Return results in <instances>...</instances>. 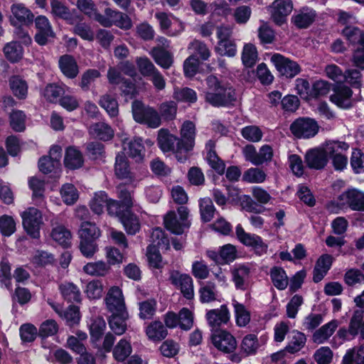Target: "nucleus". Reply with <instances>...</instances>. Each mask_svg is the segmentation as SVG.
I'll list each match as a JSON object with an SVG mask.
<instances>
[{
  "instance_id": "obj_22",
  "label": "nucleus",
  "mask_w": 364,
  "mask_h": 364,
  "mask_svg": "<svg viewBox=\"0 0 364 364\" xmlns=\"http://www.w3.org/2000/svg\"><path fill=\"white\" fill-rule=\"evenodd\" d=\"M339 325V322L336 320H331L327 323L318 328L312 335V341L316 344L326 343L333 334Z\"/></svg>"
},
{
  "instance_id": "obj_40",
  "label": "nucleus",
  "mask_w": 364,
  "mask_h": 364,
  "mask_svg": "<svg viewBox=\"0 0 364 364\" xmlns=\"http://www.w3.org/2000/svg\"><path fill=\"white\" fill-rule=\"evenodd\" d=\"M63 298L70 302L80 301L81 294L79 288L72 282H64L59 286Z\"/></svg>"
},
{
  "instance_id": "obj_46",
  "label": "nucleus",
  "mask_w": 364,
  "mask_h": 364,
  "mask_svg": "<svg viewBox=\"0 0 364 364\" xmlns=\"http://www.w3.org/2000/svg\"><path fill=\"white\" fill-rule=\"evenodd\" d=\"M91 338L98 341L106 328V323L101 316L92 317L88 323Z\"/></svg>"
},
{
  "instance_id": "obj_12",
  "label": "nucleus",
  "mask_w": 364,
  "mask_h": 364,
  "mask_svg": "<svg viewBox=\"0 0 364 364\" xmlns=\"http://www.w3.org/2000/svg\"><path fill=\"white\" fill-rule=\"evenodd\" d=\"M170 281L172 284L181 290L185 298L192 299L194 297L193 282L188 274L172 271L170 275Z\"/></svg>"
},
{
  "instance_id": "obj_44",
  "label": "nucleus",
  "mask_w": 364,
  "mask_h": 364,
  "mask_svg": "<svg viewBox=\"0 0 364 364\" xmlns=\"http://www.w3.org/2000/svg\"><path fill=\"white\" fill-rule=\"evenodd\" d=\"M146 334L149 339L159 341L167 336V331L161 321H154L146 327Z\"/></svg>"
},
{
  "instance_id": "obj_17",
  "label": "nucleus",
  "mask_w": 364,
  "mask_h": 364,
  "mask_svg": "<svg viewBox=\"0 0 364 364\" xmlns=\"http://www.w3.org/2000/svg\"><path fill=\"white\" fill-rule=\"evenodd\" d=\"M205 318L212 328H218L227 324L230 319V313L226 305H221L219 309H210L206 312Z\"/></svg>"
},
{
  "instance_id": "obj_24",
  "label": "nucleus",
  "mask_w": 364,
  "mask_h": 364,
  "mask_svg": "<svg viewBox=\"0 0 364 364\" xmlns=\"http://www.w3.org/2000/svg\"><path fill=\"white\" fill-rule=\"evenodd\" d=\"M333 261V257L331 255H322L316 263L314 269L313 279L315 282H319L327 274L330 269Z\"/></svg>"
},
{
  "instance_id": "obj_58",
  "label": "nucleus",
  "mask_w": 364,
  "mask_h": 364,
  "mask_svg": "<svg viewBox=\"0 0 364 364\" xmlns=\"http://www.w3.org/2000/svg\"><path fill=\"white\" fill-rule=\"evenodd\" d=\"M64 93V88L55 84L48 85L43 92L44 97L50 102H56Z\"/></svg>"
},
{
  "instance_id": "obj_61",
  "label": "nucleus",
  "mask_w": 364,
  "mask_h": 364,
  "mask_svg": "<svg viewBox=\"0 0 364 364\" xmlns=\"http://www.w3.org/2000/svg\"><path fill=\"white\" fill-rule=\"evenodd\" d=\"M100 106L104 108L111 117L118 114V103L117 100L109 95H103L100 100Z\"/></svg>"
},
{
  "instance_id": "obj_29",
  "label": "nucleus",
  "mask_w": 364,
  "mask_h": 364,
  "mask_svg": "<svg viewBox=\"0 0 364 364\" xmlns=\"http://www.w3.org/2000/svg\"><path fill=\"white\" fill-rule=\"evenodd\" d=\"M215 143L210 140L205 145L207 150L206 159L209 165L218 173L223 174L225 172V165L224 162L219 159L215 150Z\"/></svg>"
},
{
  "instance_id": "obj_2",
  "label": "nucleus",
  "mask_w": 364,
  "mask_h": 364,
  "mask_svg": "<svg viewBox=\"0 0 364 364\" xmlns=\"http://www.w3.org/2000/svg\"><path fill=\"white\" fill-rule=\"evenodd\" d=\"M196 127L190 121H186L181 128V138L176 142V158L179 162H184L187 159V153L191 151L195 144Z\"/></svg>"
},
{
  "instance_id": "obj_25",
  "label": "nucleus",
  "mask_w": 364,
  "mask_h": 364,
  "mask_svg": "<svg viewBox=\"0 0 364 364\" xmlns=\"http://www.w3.org/2000/svg\"><path fill=\"white\" fill-rule=\"evenodd\" d=\"M59 68L65 76L68 78H75L78 73V65L75 59L70 55H64L59 58Z\"/></svg>"
},
{
  "instance_id": "obj_60",
  "label": "nucleus",
  "mask_w": 364,
  "mask_h": 364,
  "mask_svg": "<svg viewBox=\"0 0 364 364\" xmlns=\"http://www.w3.org/2000/svg\"><path fill=\"white\" fill-rule=\"evenodd\" d=\"M16 231V222L12 216L3 215L0 217V232L4 237H9Z\"/></svg>"
},
{
  "instance_id": "obj_34",
  "label": "nucleus",
  "mask_w": 364,
  "mask_h": 364,
  "mask_svg": "<svg viewBox=\"0 0 364 364\" xmlns=\"http://www.w3.org/2000/svg\"><path fill=\"white\" fill-rule=\"evenodd\" d=\"M84 160L81 152L75 147L70 146L66 149L64 164L70 169L80 168Z\"/></svg>"
},
{
  "instance_id": "obj_35",
  "label": "nucleus",
  "mask_w": 364,
  "mask_h": 364,
  "mask_svg": "<svg viewBox=\"0 0 364 364\" xmlns=\"http://www.w3.org/2000/svg\"><path fill=\"white\" fill-rule=\"evenodd\" d=\"M109 265L104 261L91 262L84 265L83 272L92 277H104L109 272Z\"/></svg>"
},
{
  "instance_id": "obj_38",
  "label": "nucleus",
  "mask_w": 364,
  "mask_h": 364,
  "mask_svg": "<svg viewBox=\"0 0 364 364\" xmlns=\"http://www.w3.org/2000/svg\"><path fill=\"white\" fill-rule=\"evenodd\" d=\"M322 148L327 157L333 158L338 154H343L349 149V145L344 141H328L323 144Z\"/></svg>"
},
{
  "instance_id": "obj_56",
  "label": "nucleus",
  "mask_w": 364,
  "mask_h": 364,
  "mask_svg": "<svg viewBox=\"0 0 364 364\" xmlns=\"http://www.w3.org/2000/svg\"><path fill=\"white\" fill-rule=\"evenodd\" d=\"M4 53L6 58L11 62H17L23 56V48L16 42L7 43L4 48Z\"/></svg>"
},
{
  "instance_id": "obj_59",
  "label": "nucleus",
  "mask_w": 364,
  "mask_h": 364,
  "mask_svg": "<svg viewBox=\"0 0 364 364\" xmlns=\"http://www.w3.org/2000/svg\"><path fill=\"white\" fill-rule=\"evenodd\" d=\"M215 211V208L210 198H205L200 200V212L203 221H210L214 216Z\"/></svg>"
},
{
  "instance_id": "obj_3",
  "label": "nucleus",
  "mask_w": 364,
  "mask_h": 364,
  "mask_svg": "<svg viewBox=\"0 0 364 364\" xmlns=\"http://www.w3.org/2000/svg\"><path fill=\"white\" fill-rule=\"evenodd\" d=\"M132 112L134 119L138 123L153 129L161 125V117L158 112L151 107L144 106L140 101L135 100L132 102Z\"/></svg>"
},
{
  "instance_id": "obj_36",
  "label": "nucleus",
  "mask_w": 364,
  "mask_h": 364,
  "mask_svg": "<svg viewBox=\"0 0 364 364\" xmlns=\"http://www.w3.org/2000/svg\"><path fill=\"white\" fill-rule=\"evenodd\" d=\"M260 347L257 335L253 333L245 336L240 345L241 352L247 356L255 355Z\"/></svg>"
},
{
  "instance_id": "obj_13",
  "label": "nucleus",
  "mask_w": 364,
  "mask_h": 364,
  "mask_svg": "<svg viewBox=\"0 0 364 364\" xmlns=\"http://www.w3.org/2000/svg\"><path fill=\"white\" fill-rule=\"evenodd\" d=\"M352 90L346 86H338L334 90L333 93L330 96V100L338 107L341 109H349L353 103L360 100V98L353 99Z\"/></svg>"
},
{
  "instance_id": "obj_1",
  "label": "nucleus",
  "mask_w": 364,
  "mask_h": 364,
  "mask_svg": "<svg viewBox=\"0 0 364 364\" xmlns=\"http://www.w3.org/2000/svg\"><path fill=\"white\" fill-rule=\"evenodd\" d=\"M205 81L207 89L204 91V98L206 102L220 107H228L236 101L235 90L229 84L214 75L208 76Z\"/></svg>"
},
{
  "instance_id": "obj_39",
  "label": "nucleus",
  "mask_w": 364,
  "mask_h": 364,
  "mask_svg": "<svg viewBox=\"0 0 364 364\" xmlns=\"http://www.w3.org/2000/svg\"><path fill=\"white\" fill-rule=\"evenodd\" d=\"M363 314L364 312L362 309L355 310L353 313L349 323V331L353 337L360 333L361 338L364 339Z\"/></svg>"
},
{
  "instance_id": "obj_16",
  "label": "nucleus",
  "mask_w": 364,
  "mask_h": 364,
  "mask_svg": "<svg viewBox=\"0 0 364 364\" xmlns=\"http://www.w3.org/2000/svg\"><path fill=\"white\" fill-rule=\"evenodd\" d=\"M105 301L110 313L127 311L122 291L117 287H112L109 289Z\"/></svg>"
},
{
  "instance_id": "obj_19",
  "label": "nucleus",
  "mask_w": 364,
  "mask_h": 364,
  "mask_svg": "<svg viewBox=\"0 0 364 364\" xmlns=\"http://www.w3.org/2000/svg\"><path fill=\"white\" fill-rule=\"evenodd\" d=\"M114 172L117 178L125 179L129 183H134L136 181L134 175L131 171L128 160L124 153H119L116 156Z\"/></svg>"
},
{
  "instance_id": "obj_49",
  "label": "nucleus",
  "mask_w": 364,
  "mask_h": 364,
  "mask_svg": "<svg viewBox=\"0 0 364 364\" xmlns=\"http://www.w3.org/2000/svg\"><path fill=\"white\" fill-rule=\"evenodd\" d=\"M84 292L90 300L100 299L103 293L102 282L99 279H93L87 282L84 287Z\"/></svg>"
},
{
  "instance_id": "obj_8",
  "label": "nucleus",
  "mask_w": 364,
  "mask_h": 364,
  "mask_svg": "<svg viewBox=\"0 0 364 364\" xmlns=\"http://www.w3.org/2000/svg\"><path fill=\"white\" fill-rule=\"evenodd\" d=\"M211 340L213 346L223 353H230L237 348L235 338L225 330H214L212 332Z\"/></svg>"
},
{
  "instance_id": "obj_26",
  "label": "nucleus",
  "mask_w": 364,
  "mask_h": 364,
  "mask_svg": "<svg viewBox=\"0 0 364 364\" xmlns=\"http://www.w3.org/2000/svg\"><path fill=\"white\" fill-rule=\"evenodd\" d=\"M112 315L109 319V325L111 330L117 336H121L127 330L126 321L128 318L127 311L122 312L111 313Z\"/></svg>"
},
{
  "instance_id": "obj_23",
  "label": "nucleus",
  "mask_w": 364,
  "mask_h": 364,
  "mask_svg": "<svg viewBox=\"0 0 364 364\" xmlns=\"http://www.w3.org/2000/svg\"><path fill=\"white\" fill-rule=\"evenodd\" d=\"M128 141L127 137L122 138L123 149L129 156L134 159L136 161H141L144 156V147L141 143V138H135L133 140Z\"/></svg>"
},
{
  "instance_id": "obj_15",
  "label": "nucleus",
  "mask_w": 364,
  "mask_h": 364,
  "mask_svg": "<svg viewBox=\"0 0 364 364\" xmlns=\"http://www.w3.org/2000/svg\"><path fill=\"white\" fill-rule=\"evenodd\" d=\"M62 157V148L58 145L51 146L49 151V156H43L39 159L38 166L41 172L48 173L60 166V161Z\"/></svg>"
},
{
  "instance_id": "obj_54",
  "label": "nucleus",
  "mask_w": 364,
  "mask_h": 364,
  "mask_svg": "<svg viewBox=\"0 0 364 364\" xmlns=\"http://www.w3.org/2000/svg\"><path fill=\"white\" fill-rule=\"evenodd\" d=\"M107 196L104 191L95 193L90 202V207L92 212L97 215L103 213L104 208L107 206Z\"/></svg>"
},
{
  "instance_id": "obj_50",
  "label": "nucleus",
  "mask_w": 364,
  "mask_h": 364,
  "mask_svg": "<svg viewBox=\"0 0 364 364\" xmlns=\"http://www.w3.org/2000/svg\"><path fill=\"white\" fill-rule=\"evenodd\" d=\"M120 12L117 10L107 8L105 10L104 14L98 13L96 15L95 20L104 27H111L115 24L119 15H120Z\"/></svg>"
},
{
  "instance_id": "obj_51",
  "label": "nucleus",
  "mask_w": 364,
  "mask_h": 364,
  "mask_svg": "<svg viewBox=\"0 0 364 364\" xmlns=\"http://www.w3.org/2000/svg\"><path fill=\"white\" fill-rule=\"evenodd\" d=\"M266 178V173L259 168H248L242 175V180L249 183H262Z\"/></svg>"
},
{
  "instance_id": "obj_7",
  "label": "nucleus",
  "mask_w": 364,
  "mask_h": 364,
  "mask_svg": "<svg viewBox=\"0 0 364 364\" xmlns=\"http://www.w3.org/2000/svg\"><path fill=\"white\" fill-rule=\"evenodd\" d=\"M291 133L297 138L314 137L318 132L317 122L311 118H299L290 126Z\"/></svg>"
},
{
  "instance_id": "obj_37",
  "label": "nucleus",
  "mask_w": 364,
  "mask_h": 364,
  "mask_svg": "<svg viewBox=\"0 0 364 364\" xmlns=\"http://www.w3.org/2000/svg\"><path fill=\"white\" fill-rule=\"evenodd\" d=\"M232 306L235 316L236 324L240 327L246 326L250 321V312L244 304L235 299L232 300Z\"/></svg>"
},
{
  "instance_id": "obj_62",
  "label": "nucleus",
  "mask_w": 364,
  "mask_h": 364,
  "mask_svg": "<svg viewBox=\"0 0 364 364\" xmlns=\"http://www.w3.org/2000/svg\"><path fill=\"white\" fill-rule=\"evenodd\" d=\"M215 50L220 55L234 57L237 53V47L235 43L230 40L218 41Z\"/></svg>"
},
{
  "instance_id": "obj_5",
  "label": "nucleus",
  "mask_w": 364,
  "mask_h": 364,
  "mask_svg": "<svg viewBox=\"0 0 364 364\" xmlns=\"http://www.w3.org/2000/svg\"><path fill=\"white\" fill-rule=\"evenodd\" d=\"M333 203L340 209L364 211V193L356 188H349L339 195Z\"/></svg>"
},
{
  "instance_id": "obj_45",
  "label": "nucleus",
  "mask_w": 364,
  "mask_h": 364,
  "mask_svg": "<svg viewBox=\"0 0 364 364\" xmlns=\"http://www.w3.org/2000/svg\"><path fill=\"white\" fill-rule=\"evenodd\" d=\"M316 14L310 9H304L297 14L294 15L292 20L294 24L299 28H306L314 21Z\"/></svg>"
},
{
  "instance_id": "obj_32",
  "label": "nucleus",
  "mask_w": 364,
  "mask_h": 364,
  "mask_svg": "<svg viewBox=\"0 0 364 364\" xmlns=\"http://www.w3.org/2000/svg\"><path fill=\"white\" fill-rule=\"evenodd\" d=\"M89 133L93 137L103 141L111 139L114 136V131L109 125L105 122H97L91 125Z\"/></svg>"
},
{
  "instance_id": "obj_30",
  "label": "nucleus",
  "mask_w": 364,
  "mask_h": 364,
  "mask_svg": "<svg viewBox=\"0 0 364 364\" xmlns=\"http://www.w3.org/2000/svg\"><path fill=\"white\" fill-rule=\"evenodd\" d=\"M232 280L235 288L245 290L247 288V279L250 275V269L244 265L235 267L231 271Z\"/></svg>"
},
{
  "instance_id": "obj_4",
  "label": "nucleus",
  "mask_w": 364,
  "mask_h": 364,
  "mask_svg": "<svg viewBox=\"0 0 364 364\" xmlns=\"http://www.w3.org/2000/svg\"><path fill=\"white\" fill-rule=\"evenodd\" d=\"M188 215L189 211L186 206L178 207L177 213L173 210L168 212L164 218L165 228L173 234H182L190 225Z\"/></svg>"
},
{
  "instance_id": "obj_64",
  "label": "nucleus",
  "mask_w": 364,
  "mask_h": 364,
  "mask_svg": "<svg viewBox=\"0 0 364 364\" xmlns=\"http://www.w3.org/2000/svg\"><path fill=\"white\" fill-rule=\"evenodd\" d=\"M350 166L355 173H364V154L360 149H353L350 157Z\"/></svg>"
},
{
  "instance_id": "obj_41",
  "label": "nucleus",
  "mask_w": 364,
  "mask_h": 364,
  "mask_svg": "<svg viewBox=\"0 0 364 364\" xmlns=\"http://www.w3.org/2000/svg\"><path fill=\"white\" fill-rule=\"evenodd\" d=\"M241 59L246 68H252L258 60L256 46L252 43H245L242 51Z\"/></svg>"
},
{
  "instance_id": "obj_20",
  "label": "nucleus",
  "mask_w": 364,
  "mask_h": 364,
  "mask_svg": "<svg viewBox=\"0 0 364 364\" xmlns=\"http://www.w3.org/2000/svg\"><path fill=\"white\" fill-rule=\"evenodd\" d=\"M11 11V22L14 25H28L33 22V14L22 4H13Z\"/></svg>"
},
{
  "instance_id": "obj_27",
  "label": "nucleus",
  "mask_w": 364,
  "mask_h": 364,
  "mask_svg": "<svg viewBox=\"0 0 364 364\" xmlns=\"http://www.w3.org/2000/svg\"><path fill=\"white\" fill-rule=\"evenodd\" d=\"M48 303L51 307L57 312L60 316H62L66 321V323L69 326H73L77 324L80 319L79 309L75 306H70L63 313L60 311V306L55 305L50 300H48Z\"/></svg>"
},
{
  "instance_id": "obj_47",
  "label": "nucleus",
  "mask_w": 364,
  "mask_h": 364,
  "mask_svg": "<svg viewBox=\"0 0 364 364\" xmlns=\"http://www.w3.org/2000/svg\"><path fill=\"white\" fill-rule=\"evenodd\" d=\"M10 87L14 95L18 99H25L28 94L26 82L18 76H14L9 80Z\"/></svg>"
},
{
  "instance_id": "obj_31",
  "label": "nucleus",
  "mask_w": 364,
  "mask_h": 364,
  "mask_svg": "<svg viewBox=\"0 0 364 364\" xmlns=\"http://www.w3.org/2000/svg\"><path fill=\"white\" fill-rule=\"evenodd\" d=\"M269 274L273 285L278 290H284L287 287L289 282V277L282 267H272Z\"/></svg>"
},
{
  "instance_id": "obj_55",
  "label": "nucleus",
  "mask_w": 364,
  "mask_h": 364,
  "mask_svg": "<svg viewBox=\"0 0 364 364\" xmlns=\"http://www.w3.org/2000/svg\"><path fill=\"white\" fill-rule=\"evenodd\" d=\"M151 55L155 62L163 68L167 69L172 64L171 54L163 48H154L151 51Z\"/></svg>"
},
{
  "instance_id": "obj_52",
  "label": "nucleus",
  "mask_w": 364,
  "mask_h": 364,
  "mask_svg": "<svg viewBox=\"0 0 364 364\" xmlns=\"http://www.w3.org/2000/svg\"><path fill=\"white\" fill-rule=\"evenodd\" d=\"M80 239L95 240L100 236V230L94 223L83 222L79 230Z\"/></svg>"
},
{
  "instance_id": "obj_21",
  "label": "nucleus",
  "mask_w": 364,
  "mask_h": 364,
  "mask_svg": "<svg viewBox=\"0 0 364 364\" xmlns=\"http://www.w3.org/2000/svg\"><path fill=\"white\" fill-rule=\"evenodd\" d=\"M305 159L307 166L314 169H321L324 168L328 162V157L322 146L307 151Z\"/></svg>"
},
{
  "instance_id": "obj_63",
  "label": "nucleus",
  "mask_w": 364,
  "mask_h": 364,
  "mask_svg": "<svg viewBox=\"0 0 364 364\" xmlns=\"http://www.w3.org/2000/svg\"><path fill=\"white\" fill-rule=\"evenodd\" d=\"M26 115L21 110L13 111L10 114V125L15 132H23L25 128Z\"/></svg>"
},
{
  "instance_id": "obj_28",
  "label": "nucleus",
  "mask_w": 364,
  "mask_h": 364,
  "mask_svg": "<svg viewBox=\"0 0 364 364\" xmlns=\"http://www.w3.org/2000/svg\"><path fill=\"white\" fill-rule=\"evenodd\" d=\"M158 144L164 153L173 151L176 154V145L175 142L178 141V138L171 134L168 130L161 129L158 134Z\"/></svg>"
},
{
  "instance_id": "obj_43",
  "label": "nucleus",
  "mask_w": 364,
  "mask_h": 364,
  "mask_svg": "<svg viewBox=\"0 0 364 364\" xmlns=\"http://www.w3.org/2000/svg\"><path fill=\"white\" fill-rule=\"evenodd\" d=\"M200 301L202 303H210L218 299V291L215 284L213 282L203 283L200 289Z\"/></svg>"
},
{
  "instance_id": "obj_11",
  "label": "nucleus",
  "mask_w": 364,
  "mask_h": 364,
  "mask_svg": "<svg viewBox=\"0 0 364 364\" xmlns=\"http://www.w3.org/2000/svg\"><path fill=\"white\" fill-rule=\"evenodd\" d=\"M293 10L291 0H274L269 7V11L274 22L282 25Z\"/></svg>"
},
{
  "instance_id": "obj_42",
  "label": "nucleus",
  "mask_w": 364,
  "mask_h": 364,
  "mask_svg": "<svg viewBox=\"0 0 364 364\" xmlns=\"http://www.w3.org/2000/svg\"><path fill=\"white\" fill-rule=\"evenodd\" d=\"M306 337L305 334L296 330L291 332V339L286 346V350L291 353L301 350L305 346Z\"/></svg>"
},
{
  "instance_id": "obj_14",
  "label": "nucleus",
  "mask_w": 364,
  "mask_h": 364,
  "mask_svg": "<svg viewBox=\"0 0 364 364\" xmlns=\"http://www.w3.org/2000/svg\"><path fill=\"white\" fill-rule=\"evenodd\" d=\"M109 83L113 85H120L122 92L130 98L135 95L136 90L134 85L124 79L122 73L116 68L110 67L107 74Z\"/></svg>"
},
{
  "instance_id": "obj_18",
  "label": "nucleus",
  "mask_w": 364,
  "mask_h": 364,
  "mask_svg": "<svg viewBox=\"0 0 364 364\" xmlns=\"http://www.w3.org/2000/svg\"><path fill=\"white\" fill-rule=\"evenodd\" d=\"M36 28L38 30L35 36V41L41 46L47 43L49 38H53L55 33L51 24L45 16H38L35 19Z\"/></svg>"
},
{
  "instance_id": "obj_33",
  "label": "nucleus",
  "mask_w": 364,
  "mask_h": 364,
  "mask_svg": "<svg viewBox=\"0 0 364 364\" xmlns=\"http://www.w3.org/2000/svg\"><path fill=\"white\" fill-rule=\"evenodd\" d=\"M119 220L129 235H135L140 230V223L138 218L129 210L122 213L119 216Z\"/></svg>"
},
{
  "instance_id": "obj_57",
  "label": "nucleus",
  "mask_w": 364,
  "mask_h": 364,
  "mask_svg": "<svg viewBox=\"0 0 364 364\" xmlns=\"http://www.w3.org/2000/svg\"><path fill=\"white\" fill-rule=\"evenodd\" d=\"M60 195L63 202L69 205L74 204L79 197L77 190L71 183H65L62 186Z\"/></svg>"
},
{
  "instance_id": "obj_10",
  "label": "nucleus",
  "mask_w": 364,
  "mask_h": 364,
  "mask_svg": "<svg viewBox=\"0 0 364 364\" xmlns=\"http://www.w3.org/2000/svg\"><path fill=\"white\" fill-rule=\"evenodd\" d=\"M161 28L169 36H176L184 30L183 23L171 14L158 12L155 14Z\"/></svg>"
},
{
  "instance_id": "obj_9",
  "label": "nucleus",
  "mask_w": 364,
  "mask_h": 364,
  "mask_svg": "<svg viewBox=\"0 0 364 364\" xmlns=\"http://www.w3.org/2000/svg\"><path fill=\"white\" fill-rule=\"evenodd\" d=\"M270 61L279 74L286 77H294L301 71L300 66L296 62L279 53L273 54L270 58Z\"/></svg>"
},
{
  "instance_id": "obj_6",
  "label": "nucleus",
  "mask_w": 364,
  "mask_h": 364,
  "mask_svg": "<svg viewBox=\"0 0 364 364\" xmlns=\"http://www.w3.org/2000/svg\"><path fill=\"white\" fill-rule=\"evenodd\" d=\"M23 226L26 232L33 238L40 237L43 225L42 213L36 208H29L21 213Z\"/></svg>"
},
{
  "instance_id": "obj_53",
  "label": "nucleus",
  "mask_w": 364,
  "mask_h": 364,
  "mask_svg": "<svg viewBox=\"0 0 364 364\" xmlns=\"http://www.w3.org/2000/svg\"><path fill=\"white\" fill-rule=\"evenodd\" d=\"M132 353V346L129 341L122 338L115 346L113 355L118 361H124Z\"/></svg>"
},
{
  "instance_id": "obj_48",
  "label": "nucleus",
  "mask_w": 364,
  "mask_h": 364,
  "mask_svg": "<svg viewBox=\"0 0 364 364\" xmlns=\"http://www.w3.org/2000/svg\"><path fill=\"white\" fill-rule=\"evenodd\" d=\"M51 237L54 241L64 247H68L71 242L70 232L62 225L57 226L53 229Z\"/></svg>"
}]
</instances>
